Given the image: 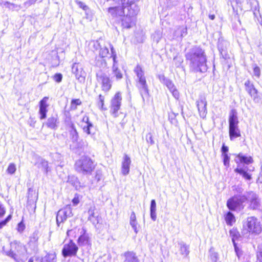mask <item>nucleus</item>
<instances>
[{"mask_svg":"<svg viewBox=\"0 0 262 262\" xmlns=\"http://www.w3.org/2000/svg\"><path fill=\"white\" fill-rule=\"evenodd\" d=\"M185 58L190 71L194 73L207 71V57L204 50L200 47L195 46L191 48L185 54Z\"/></svg>","mask_w":262,"mask_h":262,"instance_id":"1","label":"nucleus"},{"mask_svg":"<svg viewBox=\"0 0 262 262\" xmlns=\"http://www.w3.org/2000/svg\"><path fill=\"white\" fill-rule=\"evenodd\" d=\"M5 252L6 255L13 258L16 262H25L27 259L26 247L17 241L11 243L10 250Z\"/></svg>","mask_w":262,"mask_h":262,"instance_id":"2","label":"nucleus"},{"mask_svg":"<svg viewBox=\"0 0 262 262\" xmlns=\"http://www.w3.org/2000/svg\"><path fill=\"white\" fill-rule=\"evenodd\" d=\"M95 166L93 160L88 156H83L75 164V170L83 174H91Z\"/></svg>","mask_w":262,"mask_h":262,"instance_id":"3","label":"nucleus"},{"mask_svg":"<svg viewBox=\"0 0 262 262\" xmlns=\"http://www.w3.org/2000/svg\"><path fill=\"white\" fill-rule=\"evenodd\" d=\"M139 11V8L138 5L133 4L132 7L125 9V13L121 16L123 17L121 19L122 26L124 28L129 29L135 25L136 16Z\"/></svg>","mask_w":262,"mask_h":262,"instance_id":"4","label":"nucleus"},{"mask_svg":"<svg viewBox=\"0 0 262 262\" xmlns=\"http://www.w3.org/2000/svg\"><path fill=\"white\" fill-rule=\"evenodd\" d=\"M116 2L121 3V6L108 8V11L113 16H122L125 13L126 8H131L133 4L137 5L135 0H114Z\"/></svg>","mask_w":262,"mask_h":262,"instance_id":"5","label":"nucleus"},{"mask_svg":"<svg viewBox=\"0 0 262 262\" xmlns=\"http://www.w3.org/2000/svg\"><path fill=\"white\" fill-rule=\"evenodd\" d=\"M247 199L246 195H234L227 200V206L230 210L239 211L244 209L243 203Z\"/></svg>","mask_w":262,"mask_h":262,"instance_id":"6","label":"nucleus"},{"mask_svg":"<svg viewBox=\"0 0 262 262\" xmlns=\"http://www.w3.org/2000/svg\"><path fill=\"white\" fill-rule=\"evenodd\" d=\"M244 231L252 234H258L261 231V227L260 222L257 218L254 216L247 217L246 221L243 224Z\"/></svg>","mask_w":262,"mask_h":262,"instance_id":"7","label":"nucleus"},{"mask_svg":"<svg viewBox=\"0 0 262 262\" xmlns=\"http://www.w3.org/2000/svg\"><path fill=\"white\" fill-rule=\"evenodd\" d=\"M121 103V93L118 92L115 94L110 102V112L114 117L116 118L118 116V111L120 108Z\"/></svg>","mask_w":262,"mask_h":262,"instance_id":"8","label":"nucleus"},{"mask_svg":"<svg viewBox=\"0 0 262 262\" xmlns=\"http://www.w3.org/2000/svg\"><path fill=\"white\" fill-rule=\"evenodd\" d=\"M73 216L72 208L70 206H67L64 208L60 209L57 213L56 223L59 227L61 223H63L68 217Z\"/></svg>","mask_w":262,"mask_h":262,"instance_id":"9","label":"nucleus"},{"mask_svg":"<svg viewBox=\"0 0 262 262\" xmlns=\"http://www.w3.org/2000/svg\"><path fill=\"white\" fill-rule=\"evenodd\" d=\"M94 47L96 50L100 49L99 57L101 58L100 63L99 62L98 60H97L96 63V65L99 67L102 66L103 64L105 65L106 62H105L104 59H103L102 58L106 57L109 53L107 47L104 45V46L102 47L101 42L100 41L97 40L94 42Z\"/></svg>","mask_w":262,"mask_h":262,"instance_id":"10","label":"nucleus"},{"mask_svg":"<svg viewBox=\"0 0 262 262\" xmlns=\"http://www.w3.org/2000/svg\"><path fill=\"white\" fill-rule=\"evenodd\" d=\"M78 250L77 246L71 239L68 244L63 246L62 254L64 257L75 256Z\"/></svg>","mask_w":262,"mask_h":262,"instance_id":"11","label":"nucleus"},{"mask_svg":"<svg viewBox=\"0 0 262 262\" xmlns=\"http://www.w3.org/2000/svg\"><path fill=\"white\" fill-rule=\"evenodd\" d=\"M72 72L75 75L76 78L79 82L81 83L84 82L86 73L83 70L81 64L76 62L73 63L72 67Z\"/></svg>","mask_w":262,"mask_h":262,"instance_id":"12","label":"nucleus"},{"mask_svg":"<svg viewBox=\"0 0 262 262\" xmlns=\"http://www.w3.org/2000/svg\"><path fill=\"white\" fill-rule=\"evenodd\" d=\"M253 170L254 167H253L250 166L249 167L248 166H245V164L242 167L239 164L237 165V167L234 169L235 172L239 173L246 180H251L252 179L251 175L249 172Z\"/></svg>","mask_w":262,"mask_h":262,"instance_id":"13","label":"nucleus"},{"mask_svg":"<svg viewBox=\"0 0 262 262\" xmlns=\"http://www.w3.org/2000/svg\"><path fill=\"white\" fill-rule=\"evenodd\" d=\"M247 200H249L250 204L249 207L251 209L255 210L258 209L260 206V202L258 195L253 191L247 192Z\"/></svg>","mask_w":262,"mask_h":262,"instance_id":"14","label":"nucleus"},{"mask_svg":"<svg viewBox=\"0 0 262 262\" xmlns=\"http://www.w3.org/2000/svg\"><path fill=\"white\" fill-rule=\"evenodd\" d=\"M97 78L98 81L101 82L103 91L108 92L111 89L112 81L107 75L104 73L97 74Z\"/></svg>","mask_w":262,"mask_h":262,"instance_id":"15","label":"nucleus"},{"mask_svg":"<svg viewBox=\"0 0 262 262\" xmlns=\"http://www.w3.org/2000/svg\"><path fill=\"white\" fill-rule=\"evenodd\" d=\"M137 86L139 91L143 102L149 97V90L146 80L137 81Z\"/></svg>","mask_w":262,"mask_h":262,"instance_id":"16","label":"nucleus"},{"mask_svg":"<svg viewBox=\"0 0 262 262\" xmlns=\"http://www.w3.org/2000/svg\"><path fill=\"white\" fill-rule=\"evenodd\" d=\"M49 100L48 97H44L39 102V114L40 120L45 119L47 117L48 112L47 107L49 104L47 103Z\"/></svg>","mask_w":262,"mask_h":262,"instance_id":"17","label":"nucleus"},{"mask_svg":"<svg viewBox=\"0 0 262 262\" xmlns=\"http://www.w3.org/2000/svg\"><path fill=\"white\" fill-rule=\"evenodd\" d=\"M59 118L56 114L52 115L49 117L45 123L48 128L51 129L56 130L59 124Z\"/></svg>","mask_w":262,"mask_h":262,"instance_id":"18","label":"nucleus"},{"mask_svg":"<svg viewBox=\"0 0 262 262\" xmlns=\"http://www.w3.org/2000/svg\"><path fill=\"white\" fill-rule=\"evenodd\" d=\"M82 122L86 123L83 126V130L88 135H93L94 134L95 127L93 124L90 121L88 116L85 115L82 120Z\"/></svg>","mask_w":262,"mask_h":262,"instance_id":"19","label":"nucleus"},{"mask_svg":"<svg viewBox=\"0 0 262 262\" xmlns=\"http://www.w3.org/2000/svg\"><path fill=\"white\" fill-rule=\"evenodd\" d=\"M235 163L238 165L241 164L248 165L253 162V158L251 156H246L242 153H239L236 155L235 160Z\"/></svg>","mask_w":262,"mask_h":262,"instance_id":"20","label":"nucleus"},{"mask_svg":"<svg viewBox=\"0 0 262 262\" xmlns=\"http://www.w3.org/2000/svg\"><path fill=\"white\" fill-rule=\"evenodd\" d=\"M130 164V158L126 154H125L121 165V173L123 175L126 176L129 173Z\"/></svg>","mask_w":262,"mask_h":262,"instance_id":"21","label":"nucleus"},{"mask_svg":"<svg viewBox=\"0 0 262 262\" xmlns=\"http://www.w3.org/2000/svg\"><path fill=\"white\" fill-rule=\"evenodd\" d=\"M207 101L205 98H201L197 102V107L201 117L204 118L207 114Z\"/></svg>","mask_w":262,"mask_h":262,"instance_id":"22","label":"nucleus"},{"mask_svg":"<svg viewBox=\"0 0 262 262\" xmlns=\"http://www.w3.org/2000/svg\"><path fill=\"white\" fill-rule=\"evenodd\" d=\"M69 132L71 140L72 142L77 143L79 139V135L74 124L71 122L69 124Z\"/></svg>","mask_w":262,"mask_h":262,"instance_id":"23","label":"nucleus"},{"mask_svg":"<svg viewBox=\"0 0 262 262\" xmlns=\"http://www.w3.org/2000/svg\"><path fill=\"white\" fill-rule=\"evenodd\" d=\"M78 243L79 246H84L90 244L89 237L84 228H81L80 235L78 239Z\"/></svg>","mask_w":262,"mask_h":262,"instance_id":"24","label":"nucleus"},{"mask_svg":"<svg viewBox=\"0 0 262 262\" xmlns=\"http://www.w3.org/2000/svg\"><path fill=\"white\" fill-rule=\"evenodd\" d=\"M238 123L237 113L235 109H232L229 113V127L238 126Z\"/></svg>","mask_w":262,"mask_h":262,"instance_id":"25","label":"nucleus"},{"mask_svg":"<svg viewBox=\"0 0 262 262\" xmlns=\"http://www.w3.org/2000/svg\"><path fill=\"white\" fill-rule=\"evenodd\" d=\"M229 234L230 236L231 237L234 249L236 250L237 248L236 241L240 240L242 237L237 229L234 228L230 230Z\"/></svg>","mask_w":262,"mask_h":262,"instance_id":"26","label":"nucleus"},{"mask_svg":"<svg viewBox=\"0 0 262 262\" xmlns=\"http://www.w3.org/2000/svg\"><path fill=\"white\" fill-rule=\"evenodd\" d=\"M38 240V233L37 232H33L30 237V241L28 244L34 251H36L37 249Z\"/></svg>","mask_w":262,"mask_h":262,"instance_id":"27","label":"nucleus"},{"mask_svg":"<svg viewBox=\"0 0 262 262\" xmlns=\"http://www.w3.org/2000/svg\"><path fill=\"white\" fill-rule=\"evenodd\" d=\"M229 134L230 139L232 141L234 139L241 137V132L238 126L229 127Z\"/></svg>","mask_w":262,"mask_h":262,"instance_id":"28","label":"nucleus"},{"mask_svg":"<svg viewBox=\"0 0 262 262\" xmlns=\"http://www.w3.org/2000/svg\"><path fill=\"white\" fill-rule=\"evenodd\" d=\"M125 262H139L136 254L133 251H127L124 253Z\"/></svg>","mask_w":262,"mask_h":262,"instance_id":"29","label":"nucleus"},{"mask_svg":"<svg viewBox=\"0 0 262 262\" xmlns=\"http://www.w3.org/2000/svg\"><path fill=\"white\" fill-rule=\"evenodd\" d=\"M245 85L246 90L249 95L255 97L257 95V91L254 88L253 84L249 80H247L245 82Z\"/></svg>","mask_w":262,"mask_h":262,"instance_id":"30","label":"nucleus"},{"mask_svg":"<svg viewBox=\"0 0 262 262\" xmlns=\"http://www.w3.org/2000/svg\"><path fill=\"white\" fill-rule=\"evenodd\" d=\"M227 44L228 43L227 42L221 41L219 42L217 46L219 51L222 57L224 59H226L227 58V54L226 53V47Z\"/></svg>","mask_w":262,"mask_h":262,"instance_id":"31","label":"nucleus"},{"mask_svg":"<svg viewBox=\"0 0 262 262\" xmlns=\"http://www.w3.org/2000/svg\"><path fill=\"white\" fill-rule=\"evenodd\" d=\"M134 71L136 74L138 81L140 80H146L145 77L144 76V71L140 66L137 65L134 69Z\"/></svg>","mask_w":262,"mask_h":262,"instance_id":"32","label":"nucleus"},{"mask_svg":"<svg viewBox=\"0 0 262 262\" xmlns=\"http://www.w3.org/2000/svg\"><path fill=\"white\" fill-rule=\"evenodd\" d=\"M150 216L153 221H155L156 220V203L155 200H152L150 202Z\"/></svg>","mask_w":262,"mask_h":262,"instance_id":"33","label":"nucleus"},{"mask_svg":"<svg viewBox=\"0 0 262 262\" xmlns=\"http://www.w3.org/2000/svg\"><path fill=\"white\" fill-rule=\"evenodd\" d=\"M179 248L180 249V253L184 255V256H186L189 253V246L187 245L184 242H180L178 244Z\"/></svg>","mask_w":262,"mask_h":262,"instance_id":"34","label":"nucleus"},{"mask_svg":"<svg viewBox=\"0 0 262 262\" xmlns=\"http://www.w3.org/2000/svg\"><path fill=\"white\" fill-rule=\"evenodd\" d=\"M95 208L94 206H91L89 210H88V214H89V217L88 219L92 222H93V224L95 223H98V220L95 219Z\"/></svg>","mask_w":262,"mask_h":262,"instance_id":"35","label":"nucleus"},{"mask_svg":"<svg viewBox=\"0 0 262 262\" xmlns=\"http://www.w3.org/2000/svg\"><path fill=\"white\" fill-rule=\"evenodd\" d=\"M226 222L228 225L231 226L235 222V218L234 214L230 211H228L225 216Z\"/></svg>","mask_w":262,"mask_h":262,"instance_id":"36","label":"nucleus"},{"mask_svg":"<svg viewBox=\"0 0 262 262\" xmlns=\"http://www.w3.org/2000/svg\"><path fill=\"white\" fill-rule=\"evenodd\" d=\"M0 6L9 10H14L16 8L15 4L10 3L7 0H0Z\"/></svg>","mask_w":262,"mask_h":262,"instance_id":"37","label":"nucleus"},{"mask_svg":"<svg viewBox=\"0 0 262 262\" xmlns=\"http://www.w3.org/2000/svg\"><path fill=\"white\" fill-rule=\"evenodd\" d=\"M108 45L110 46L111 48V51L112 53L111 57L113 58V64L112 67H118V62L117 60V55L115 52V51L112 45H111L109 43H108Z\"/></svg>","mask_w":262,"mask_h":262,"instance_id":"38","label":"nucleus"},{"mask_svg":"<svg viewBox=\"0 0 262 262\" xmlns=\"http://www.w3.org/2000/svg\"><path fill=\"white\" fill-rule=\"evenodd\" d=\"M68 182L71 184L76 189L79 186V182L78 178L74 176H69L68 177Z\"/></svg>","mask_w":262,"mask_h":262,"instance_id":"39","label":"nucleus"},{"mask_svg":"<svg viewBox=\"0 0 262 262\" xmlns=\"http://www.w3.org/2000/svg\"><path fill=\"white\" fill-rule=\"evenodd\" d=\"M112 72L117 80H120L123 78V74L118 67H112Z\"/></svg>","mask_w":262,"mask_h":262,"instance_id":"40","label":"nucleus"},{"mask_svg":"<svg viewBox=\"0 0 262 262\" xmlns=\"http://www.w3.org/2000/svg\"><path fill=\"white\" fill-rule=\"evenodd\" d=\"M38 166L39 167L42 168L45 170V172L46 173H47L48 171V168H49L48 161L42 159V158H38Z\"/></svg>","mask_w":262,"mask_h":262,"instance_id":"41","label":"nucleus"},{"mask_svg":"<svg viewBox=\"0 0 262 262\" xmlns=\"http://www.w3.org/2000/svg\"><path fill=\"white\" fill-rule=\"evenodd\" d=\"M42 262H56V255L54 253L46 255L42 259Z\"/></svg>","mask_w":262,"mask_h":262,"instance_id":"42","label":"nucleus"},{"mask_svg":"<svg viewBox=\"0 0 262 262\" xmlns=\"http://www.w3.org/2000/svg\"><path fill=\"white\" fill-rule=\"evenodd\" d=\"M104 96H102L101 94H100L98 96V99L97 100V106L101 110H106L107 108L104 107Z\"/></svg>","mask_w":262,"mask_h":262,"instance_id":"43","label":"nucleus"},{"mask_svg":"<svg viewBox=\"0 0 262 262\" xmlns=\"http://www.w3.org/2000/svg\"><path fill=\"white\" fill-rule=\"evenodd\" d=\"M81 228H75L73 229L68 230L67 232V235L75 237L76 236L77 232H80Z\"/></svg>","mask_w":262,"mask_h":262,"instance_id":"44","label":"nucleus"},{"mask_svg":"<svg viewBox=\"0 0 262 262\" xmlns=\"http://www.w3.org/2000/svg\"><path fill=\"white\" fill-rule=\"evenodd\" d=\"M16 170V165L14 163H10L7 169V172L10 174H14Z\"/></svg>","mask_w":262,"mask_h":262,"instance_id":"45","label":"nucleus"},{"mask_svg":"<svg viewBox=\"0 0 262 262\" xmlns=\"http://www.w3.org/2000/svg\"><path fill=\"white\" fill-rule=\"evenodd\" d=\"M75 3L76 4L81 8H82L86 13H87V11L89 10V8L88 6H86L84 3L82 2L79 1L78 0L75 1Z\"/></svg>","mask_w":262,"mask_h":262,"instance_id":"46","label":"nucleus"},{"mask_svg":"<svg viewBox=\"0 0 262 262\" xmlns=\"http://www.w3.org/2000/svg\"><path fill=\"white\" fill-rule=\"evenodd\" d=\"M210 257L212 262H217L219 255L216 252L210 251Z\"/></svg>","mask_w":262,"mask_h":262,"instance_id":"47","label":"nucleus"},{"mask_svg":"<svg viewBox=\"0 0 262 262\" xmlns=\"http://www.w3.org/2000/svg\"><path fill=\"white\" fill-rule=\"evenodd\" d=\"M81 104V101L80 99H73L71 101V108L73 109H76L77 105H79Z\"/></svg>","mask_w":262,"mask_h":262,"instance_id":"48","label":"nucleus"},{"mask_svg":"<svg viewBox=\"0 0 262 262\" xmlns=\"http://www.w3.org/2000/svg\"><path fill=\"white\" fill-rule=\"evenodd\" d=\"M223 157V162L224 164L226 167H229V161H230V157L228 154H225L222 155Z\"/></svg>","mask_w":262,"mask_h":262,"instance_id":"49","label":"nucleus"},{"mask_svg":"<svg viewBox=\"0 0 262 262\" xmlns=\"http://www.w3.org/2000/svg\"><path fill=\"white\" fill-rule=\"evenodd\" d=\"M12 219V215L9 214L4 220L0 222V229L7 224V223Z\"/></svg>","mask_w":262,"mask_h":262,"instance_id":"50","label":"nucleus"},{"mask_svg":"<svg viewBox=\"0 0 262 262\" xmlns=\"http://www.w3.org/2000/svg\"><path fill=\"white\" fill-rule=\"evenodd\" d=\"M146 140L147 142L149 143L150 145H153L155 143L151 133H148L146 135Z\"/></svg>","mask_w":262,"mask_h":262,"instance_id":"51","label":"nucleus"},{"mask_svg":"<svg viewBox=\"0 0 262 262\" xmlns=\"http://www.w3.org/2000/svg\"><path fill=\"white\" fill-rule=\"evenodd\" d=\"M253 74L254 76L257 78H259L260 76V70L259 68L257 66H256L253 69Z\"/></svg>","mask_w":262,"mask_h":262,"instance_id":"52","label":"nucleus"},{"mask_svg":"<svg viewBox=\"0 0 262 262\" xmlns=\"http://www.w3.org/2000/svg\"><path fill=\"white\" fill-rule=\"evenodd\" d=\"M62 79V75L60 73H56L54 76V79L55 81L59 83L61 81Z\"/></svg>","mask_w":262,"mask_h":262,"instance_id":"53","label":"nucleus"},{"mask_svg":"<svg viewBox=\"0 0 262 262\" xmlns=\"http://www.w3.org/2000/svg\"><path fill=\"white\" fill-rule=\"evenodd\" d=\"M102 177V172L101 170H97L96 172V174L95 176V179L96 180L97 182H98L101 180Z\"/></svg>","mask_w":262,"mask_h":262,"instance_id":"54","label":"nucleus"},{"mask_svg":"<svg viewBox=\"0 0 262 262\" xmlns=\"http://www.w3.org/2000/svg\"><path fill=\"white\" fill-rule=\"evenodd\" d=\"M129 223L133 229H134V231L136 233H137V221H129Z\"/></svg>","mask_w":262,"mask_h":262,"instance_id":"55","label":"nucleus"},{"mask_svg":"<svg viewBox=\"0 0 262 262\" xmlns=\"http://www.w3.org/2000/svg\"><path fill=\"white\" fill-rule=\"evenodd\" d=\"M6 213V209L4 205L0 202V218L2 217Z\"/></svg>","mask_w":262,"mask_h":262,"instance_id":"56","label":"nucleus"},{"mask_svg":"<svg viewBox=\"0 0 262 262\" xmlns=\"http://www.w3.org/2000/svg\"><path fill=\"white\" fill-rule=\"evenodd\" d=\"M166 84L170 91L176 88L175 86L171 81H167Z\"/></svg>","mask_w":262,"mask_h":262,"instance_id":"57","label":"nucleus"},{"mask_svg":"<svg viewBox=\"0 0 262 262\" xmlns=\"http://www.w3.org/2000/svg\"><path fill=\"white\" fill-rule=\"evenodd\" d=\"M170 92L172 93V95L173 97L176 98L178 99L179 97V93L178 91L175 88L173 89L172 90L170 91Z\"/></svg>","mask_w":262,"mask_h":262,"instance_id":"58","label":"nucleus"},{"mask_svg":"<svg viewBox=\"0 0 262 262\" xmlns=\"http://www.w3.org/2000/svg\"><path fill=\"white\" fill-rule=\"evenodd\" d=\"M221 151L222 155L228 154L227 152L228 151V147L227 146H225V144H223L221 148Z\"/></svg>","mask_w":262,"mask_h":262,"instance_id":"59","label":"nucleus"},{"mask_svg":"<svg viewBox=\"0 0 262 262\" xmlns=\"http://www.w3.org/2000/svg\"><path fill=\"white\" fill-rule=\"evenodd\" d=\"M18 230L19 231H23L25 228V226L24 225V224L21 222V223H19L18 224Z\"/></svg>","mask_w":262,"mask_h":262,"instance_id":"60","label":"nucleus"},{"mask_svg":"<svg viewBox=\"0 0 262 262\" xmlns=\"http://www.w3.org/2000/svg\"><path fill=\"white\" fill-rule=\"evenodd\" d=\"M136 216L135 212L133 211L130 216V221H136Z\"/></svg>","mask_w":262,"mask_h":262,"instance_id":"61","label":"nucleus"},{"mask_svg":"<svg viewBox=\"0 0 262 262\" xmlns=\"http://www.w3.org/2000/svg\"><path fill=\"white\" fill-rule=\"evenodd\" d=\"M72 202L74 205H77L79 203V199L77 198H74L72 200Z\"/></svg>","mask_w":262,"mask_h":262,"instance_id":"62","label":"nucleus"},{"mask_svg":"<svg viewBox=\"0 0 262 262\" xmlns=\"http://www.w3.org/2000/svg\"><path fill=\"white\" fill-rule=\"evenodd\" d=\"M257 258L260 262H262V251H260L258 254H257Z\"/></svg>","mask_w":262,"mask_h":262,"instance_id":"63","label":"nucleus"},{"mask_svg":"<svg viewBox=\"0 0 262 262\" xmlns=\"http://www.w3.org/2000/svg\"><path fill=\"white\" fill-rule=\"evenodd\" d=\"M236 191L237 193H241L243 192V189L241 187L237 186V188H236Z\"/></svg>","mask_w":262,"mask_h":262,"instance_id":"64","label":"nucleus"}]
</instances>
